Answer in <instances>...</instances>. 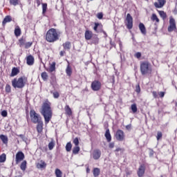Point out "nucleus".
Here are the masks:
<instances>
[{
	"mask_svg": "<svg viewBox=\"0 0 177 177\" xmlns=\"http://www.w3.org/2000/svg\"><path fill=\"white\" fill-rule=\"evenodd\" d=\"M40 113L44 118L45 124H49V121L52 120L53 114L50 104L49 102H44L41 106Z\"/></svg>",
	"mask_w": 177,
	"mask_h": 177,
	"instance_id": "nucleus-1",
	"label": "nucleus"
},
{
	"mask_svg": "<svg viewBox=\"0 0 177 177\" xmlns=\"http://www.w3.org/2000/svg\"><path fill=\"white\" fill-rule=\"evenodd\" d=\"M59 38L60 31H57L55 28H50L46 33V41L47 42H56V41H59Z\"/></svg>",
	"mask_w": 177,
	"mask_h": 177,
	"instance_id": "nucleus-2",
	"label": "nucleus"
},
{
	"mask_svg": "<svg viewBox=\"0 0 177 177\" xmlns=\"http://www.w3.org/2000/svg\"><path fill=\"white\" fill-rule=\"evenodd\" d=\"M27 83V78L21 77L19 78H15L12 80V86L15 89H22L26 86V84Z\"/></svg>",
	"mask_w": 177,
	"mask_h": 177,
	"instance_id": "nucleus-3",
	"label": "nucleus"
},
{
	"mask_svg": "<svg viewBox=\"0 0 177 177\" xmlns=\"http://www.w3.org/2000/svg\"><path fill=\"white\" fill-rule=\"evenodd\" d=\"M140 71L142 75H147L149 73H151V68L149 62L145 61L140 63Z\"/></svg>",
	"mask_w": 177,
	"mask_h": 177,
	"instance_id": "nucleus-4",
	"label": "nucleus"
},
{
	"mask_svg": "<svg viewBox=\"0 0 177 177\" xmlns=\"http://www.w3.org/2000/svg\"><path fill=\"white\" fill-rule=\"evenodd\" d=\"M30 115L31 121L32 122H34V124H37L42 121V118H41V115L37 113L35 111H30Z\"/></svg>",
	"mask_w": 177,
	"mask_h": 177,
	"instance_id": "nucleus-5",
	"label": "nucleus"
},
{
	"mask_svg": "<svg viewBox=\"0 0 177 177\" xmlns=\"http://www.w3.org/2000/svg\"><path fill=\"white\" fill-rule=\"evenodd\" d=\"M175 30H176V22L175 21V19L170 17L169 26L167 28V30L169 32H172V31H175Z\"/></svg>",
	"mask_w": 177,
	"mask_h": 177,
	"instance_id": "nucleus-6",
	"label": "nucleus"
},
{
	"mask_svg": "<svg viewBox=\"0 0 177 177\" xmlns=\"http://www.w3.org/2000/svg\"><path fill=\"white\" fill-rule=\"evenodd\" d=\"M115 136V139L119 142H123V140H125V133H124V131L121 129H118L116 131Z\"/></svg>",
	"mask_w": 177,
	"mask_h": 177,
	"instance_id": "nucleus-7",
	"label": "nucleus"
},
{
	"mask_svg": "<svg viewBox=\"0 0 177 177\" xmlns=\"http://www.w3.org/2000/svg\"><path fill=\"white\" fill-rule=\"evenodd\" d=\"M24 158H26V156H24L23 151H18L15 156L16 164L17 165L19 162H21V161H24Z\"/></svg>",
	"mask_w": 177,
	"mask_h": 177,
	"instance_id": "nucleus-8",
	"label": "nucleus"
},
{
	"mask_svg": "<svg viewBox=\"0 0 177 177\" xmlns=\"http://www.w3.org/2000/svg\"><path fill=\"white\" fill-rule=\"evenodd\" d=\"M102 83L97 80H95L91 83V89L94 91H100Z\"/></svg>",
	"mask_w": 177,
	"mask_h": 177,
	"instance_id": "nucleus-9",
	"label": "nucleus"
},
{
	"mask_svg": "<svg viewBox=\"0 0 177 177\" xmlns=\"http://www.w3.org/2000/svg\"><path fill=\"white\" fill-rule=\"evenodd\" d=\"M126 20L127 21V27L129 30L132 29V27H133V18H132V16H131V14H127Z\"/></svg>",
	"mask_w": 177,
	"mask_h": 177,
	"instance_id": "nucleus-10",
	"label": "nucleus"
},
{
	"mask_svg": "<svg viewBox=\"0 0 177 177\" xmlns=\"http://www.w3.org/2000/svg\"><path fill=\"white\" fill-rule=\"evenodd\" d=\"M101 156L102 151H100V149H95L91 153V157H93L94 160H99Z\"/></svg>",
	"mask_w": 177,
	"mask_h": 177,
	"instance_id": "nucleus-11",
	"label": "nucleus"
},
{
	"mask_svg": "<svg viewBox=\"0 0 177 177\" xmlns=\"http://www.w3.org/2000/svg\"><path fill=\"white\" fill-rule=\"evenodd\" d=\"M84 37L86 41H89L91 38L93 37V32L89 30H86L84 33Z\"/></svg>",
	"mask_w": 177,
	"mask_h": 177,
	"instance_id": "nucleus-12",
	"label": "nucleus"
},
{
	"mask_svg": "<svg viewBox=\"0 0 177 177\" xmlns=\"http://www.w3.org/2000/svg\"><path fill=\"white\" fill-rule=\"evenodd\" d=\"M36 167L38 169H45V168H46V162L41 160L40 162L37 164Z\"/></svg>",
	"mask_w": 177,
	"mask_h": 177,
	"instance_id": "nucleus-13",
	"label": "nucleus"
},
{
	"mask_svg": "<svg viewBox=\"0 0 177 177\" xmlns=\"http://www.w3.org/2000/svg\"><path fill=\"white\" fill-rule=\"evenodd\" d=\"M34 57L32 55H28L26 57V64L28 66H32L34 64Z\"/></svg>",
	"mask_w": 177,
	"mask_h": 177,
	"instance_id": "nucleus-14",
	"label": "nucleus"
},
{
	"mask_svg": "<svg viewBox=\"0 0 177 177\" xmlns=\"http://www.w3.org/2000/svg\"><path fill=\"white\" fill-rule=\"evenodd\" d=\"M145 165H141L138 171V176L139 177L143 176V175H145Z\"/></svg>",
	"mask_w": 177,
	"mask_h": 177,
	"instance_id": "nucleus-15",
	"label": "nucleus"
},
{
	"mask_svg": "<svg viewBox=\"0 0 177 177\" xmlns=\"http://www.w3.org/2000/svg\"><path fill=\"white\" fill-rule=\"evenodd\" d=\"M158 2L154 3L155 8H161L165 5V0H158Z\"/></svg>",
	"mask_w": 177,
	"mask_h": 177,
	"instance_id": "nucleus-16",
	"label": "nucleus"
},
{
	"mask_svg": "<svg viewBox=\"0 0 177 177\" xmlns=\"http://www.w3.org/2000/svg\"><path fill=\"white\" fill-rule=\"evenodd\" d=\"M138 27L142 35H146L147 31H146V27L145 26V24H143V23H140Z\"/></svg>",
	"mask_w": 177,
	"mask_h": 177,
	"instance_id": "nucleus-17",
	"label": "nucleus"
},
{
	"mask_svg": "<svg viewBox=\"0 0 177 177\" xmlns=\"http://www.w3.org/2000/svg\"><path fill=\"white\" fill-rule=\"evenodd\" d=\"M44 122H42V120L41 122H37V131L39 133H41V132H42Z\"/></svg>",
	"mask_w": 177,
	"mask_h": 177,
	"instance_id": "nucleus-18",
	"label": "nucleus"
},
{
	"mask_svg": "<svg viewBox=\"0 0 177 177\" xmlns=\"http://www.w3.org/2000/svg\"><path fill=\"white\" fill-rule=\"evenodd\" d=\"M20 73V71L18 68L14 67L12 69V72L10 74V77H15V75H17Z\"/></svg>",
	"mask_w": 177,
	"mask_h": 177,
	"instance_id": "nucleus-19",
	"label": "nucleus"
},
{
	"mask_svg": "<svg viewBox=\"0 0 177 177\" xmlns=\"http://www.w3.org/2000/svg\"><path fill=\"white\" fill-rule=\"evenodd\" d=\"M104 136L107 142H111V134H110V130L109 129H106Z\"/></svg>",
	"mask_w": 177,
	"mask_h": 177,
	"instance_id": "nucleus-20",
	"label": "nucleus"
},
{
	"mask_svg": "<svg viewBox=\"0 0 177 177\" xmlns=\"http://www.w3.org/2000/svg\"><path fill=\"white\" fill-rule=\"evenodd\" d=\"M10 21H12V17L8 15L3 19L2 24L3 26H5L6 23H10Z\"/></svg>",
	"mask_w": 177,
	"mask_h": 177,
	"instance_id": "nucleus-21",
	"label": "nucleus"
},
{
	"mask_svg": "<svg viewBox=\"0 0 177 177\" xmlns=\"http://www.w3.org/2000/svg\"><path fill=\"white\" fill-rule=\"evenodd\" d=\"M66 73L68 77H71V74H73V69H71V66H70V64H68L66 69Z\"/></svg>",
	"mask_w": 177,
	"mask_h": 177,
	"instance_id": "nucleus-22",
	"label": "nucleus"
},
{
	"mask_svg": "<svg viewBox=\"0 0 177 177\" xmlns=\"http://www.w3.org/2000/svg\"><path fill=\"white\" fill-rule=\"evenodd\" d=\"M56 70V63L53 62L52 64L50 66L49 68L47 70L49 73H53Z\"/></svg>",
	"mask_w": 177,
	"mask_h": 177,
	"instance_id": "nucleus-23",
	"label": "nucleus"
},
{
	"mask_svg": "<svg viewBox=\"0 0 177 177\" xmlns=\"http://www.w3.org/2000/svg\"><path fill=\"white\" fill-rule=\"evenodd\" d=\"M0 139H1V140H2L3 143H4V145H8V136H6L3 134H1V135H0Z\"/></svg>",
	"mask_w": 177,
	"mask_h": 177,
	"instance_id": "nucleus-24",
	"label": "nucleus"
},
{
	"mask_svg": "<svg viewBox=\"0 0 177 177\" xmlns=\"http://www.w3.org/2000/svg\"><path fill=\"white\" fill-rule=\"evenodd\" d=\"M15 37H20V35H21V30L20 29V27L17 26L15 28Z\"/></svg>",
	"mask_w": 177,
	"mask_h": 177,
	"instance_id": "nucleus-25",
	"label": "nucleus"
},
{
	"mask_svg": "<svg viewBox=\"0 0 177 177\" xmlns=\"http://www.w3.org/2000/svg\"><path fill=\"white\" fill-rule=\"evenodd\" d=\"M63 46L65 50H69L71 48V43L70 41H66L63 44Z\"/></svg>",
	"mask_w": 177,
	"mask_h": 177,
	"instance_id": "nucleus-26",
	"label": "nucleus"
},
{
	"mask_svg": "<svg viewBox=\"0 0 177 177\" xmlns=\"http://www.w3.org/2000/svg\"><path fill=\"white\" fill-rule=\"evenodd\" d=\"M20 168H21V171H26V169H27V161L26 160L22 161V162L21 163V165H20Z\"/></svg>",
	"mask_w": 177,
	"mask_h": 177,
	"instance_id": "nucleus-27",
	"label": "nucleus"
},
{
	"mask_svg": "<svg viewBox=\"0 0 177 177\" xmlns=\"http://www.w3.org/2000/svg\"><path fill=\"white\" fill-rule=\"evenodd\" d=\"M65 111H66V114H67V115H71V114H73L71 108H70V106H68V105H66Z\"/></svg>",
	"mask_w": 177,
	"mask_h": 177,
	"instance_id": "nucleus-28",
	"label": "nucleus"
},
{
	"mask_svg": "<svg viewBox=\"0 0 177 177\" xmlns=\"http://www.w3.org/2000/svg\"><path fill=\"white\" fill-rule=\"evenodd\" d=\"M65 149L68 152L71 151V149H73V145H71V142H67Z\"/></svg>",
	"mask_w": 177,
	"mask_h": 177,
	"instance_id": "nucleus-29",
	"label": "nucleus"
},
{
	"mask_svg": "<svg viewBox=\"0 0 177 177\" xmlns=\"http://www.w3.org/2000/svg\"><path fill=\"white\" fill-rule=\"evenodd\" d=\"M91 42L95 45H97V44H99V38L97 37V36L93 37L91 38Z\"/></svg>",
	"mask_w": 177,
	"mask_h": 177,
	"instance_id": "nucleus-30",
	"label": "nucleus"
},
{
	"mask_svg": "<svg viewBox=\"0 0 177 177\" xmlns=\"http://www.w3.org/2000/svg\"><path fill=\"white\" fill-rule=\"evenodd\" d=\"M100 174V169L99 168H94L93 169V175L95 177L99 176Z\"/></svg>",
	"mask_w": 177,
	"mask_h": 177,
	"instance_id": "nucleus-31",
	"label": "nucleus"
},
{
	"mask_svg": "<svg viewBox=\"0 0 177 177\" xmlns=\"http://www.w3.org/2000/svg\"><path fill=\"white\" fill-rule=\"evenodd\" d=\"M151 19L152 20V21H156V23L160 22V19H158V17H157V15L156 14H152Z\"/></svg>",
	"mask_w": 177,
	"mask_h": 177,
	"instance_id": "nucleus-32",
	"label": "nucleus"
},
{
	"mask_svg": "<svg viewBox=\"0 0 177 177\" xmlns=\"http://www.w3.org/2000/svg\"><path fill=\"white\" fill-rule=\"evenodd\" d=\"M131 109L132 111V113H133V114H135V113H136L138 111V106H136V104H131Z\"/></svg>",
	"mask_w": 177,
	"mask_h": 177,
	"instance_id": "nucleus-33",
	"label": "nucleus"
},
{
	"mask_svg": "<svg viewBox=\"0 0 177 177\" xmlns=\"http://www.w3.org/2000/svg\"><path fill=\"white\" fill-rule=\"evenodd\" d=\"M158 13H159L160 17H162V19H163V20H165V19H167V13H165V12L158 11Z\"/></svg>",
	"mask_w": 177,
	"mask_h": 177,
	"instance_id": "nucleus-34",
	"label": "nucleus"
},
{
	"mask_svg": "<svg viewBox=\"0 0 177 177\" xmlns=\"http://www.w3.org/2000/svg\"><path fill=\"white\" fill-rule=\"evenodd\" d=\"M80 147L76 146L75 147H73V154H78V153H80Z\"/></svg>",
	"mask_w": 177,
	"mask_h": 177,
	"instance_id": "nucleus-35",
	"label": "nucleus"
},
{
	"mask_svg": "<svg viewBox=\"0 0 177 177\" xmlns=\"http://www.w3.org/2000/svg\"><path fill=\"white\" fill-rule=\"evenodd\" d=\"M6 161V154L3 153L0 156V162H5Z\"/></svg>",
	"mask_w": 177,
	"mask_h": 177,
	"instance_id": "nucleus-36",
	"label": "nucleus"
},
{
	"mask_svg": "<svg viewBox=\"0 0 177 177\" xmlns=\"http://www.w3.org/2000/svg\"><path fill=\"white\" fill-rule=\"evenodd\" d=\"M17 136H19V138H21L23 142H25V143H27V141L28 140V139L27 138V137L24 136V135L19 134V135H17Z\"/></svg>",
	"mask_w": 177,
	"mask_h": 177,
	"instance_id": "nucleus-37",
	"label": "nucleus"
},
{
	"mask_svg": "<svg viewBox=\"0 0 177 177\" xmlns=\"http://www.w3.org/2000/svg\"><path fill=\"white\" fill-rule=\"evenodd\" d=\"M10 3L13 6H17L19 5V0H10Z\"/></svg>",
	"mask_w": 177,
	"mask_h": 177,
	"instance_id": "nucleus-38",
	"label": "nucleus"
},
{
	"mask_svg": "<svg viewBox=\"0 0 177 177\" xmlns=\"http://www.w3.org/2000/svg\"><path fill=\"white\" fill-rule=\"evenodd\" d=\"M63 173H62V171L59 169H55V175L56 177H62Z\"/></svg>",
	"mask_w": 177,
	"mask_h": 177,
	"instance_id": "nucleus-39",
	"label": "nucleus"
},
{
	"mask_svg": "<svg viewBox=\"0 0 177 177\" xmlns=\"http://www.w3.org/2000/svg\"><path fill=\"white\" fill-rule=\"evenodd\" d=\"M41 78L44 81H46L48 80V73L46 72L41 73Z\"/></svg>",
	"mask_w": 177,
	"mask_h": 177,
	"instance_id": "nucleus-40",
	"label": "nucleus"
},
{
	"mask_svg": "<svg viewBox=\"0 0 177 177\" xmlns=\"http://www.w3.org/2000/svg\"><path fill=\"white\" fill-rule=\"evenodd\" d=\"M51 93H53V96L55 99H59V97L60 96V95L59 94V92L57 91H55V92H52Z\"/></svg>",
	"mask_w": 177,
	"mask_h": 177,
	"instance_id": "nucleus-41",
	"label": "nucleus"
},
{
	"mask_svg": "<svg viewBox=\"0 0 177 177\" xmlns=\"http://www.w3.org/2000/svg\"><path fill=\"white\" fill-rule=\"evenodd\" d=\"M11 91H12V88L10 87V85L6 84V92H7V93H10Z\"/></svg>",
	"mask_w": 177,
	"mask_h": 177,
	"instance_id": "nucleus-42",
	"label": "nucleus"
},
{
	"mask_svg": "<svg viewBox=\"0 0 177 177\" xmlns=\"http://www.w3.org/2000/svg\"><path fill=\"white\" fill-rule=\"evenodd\" d=\"M100 26V24L95 23V26L93 27V30L94 31H95V32H99V31L97 30V28H99Z\"/></svg>",
	"mask_w": 177,
	"mask_h": 177,
	"instance_id": "nucleus-43",
	"label": "nucleus"
},
{
	"mask_svg": "<svg viewBox=\"0 0 177 177\" xmlns=\"http://www.w3.org/2000/svg\"><path fill=\"white\" fill-rule=\"evenodd\" d=\"M53 147H55V142H50L48 144V149L49 150H53Z\"/></svg>",
	"mask_w": 177,
	"mask_h": 177,
	"instance_id": "nucleus-44",
	"label": "nucleus"
},
{
	"mask_svg": "<svg viewBox=\"0 0 177 177\" xmlns=\"http://www.w3.org/2000/svg\"><path fill=\"white\" fill-rule=\"evenodd\" d=\"M162 138V133H161V131H158L157 136H156L157 140H160Z\"/></svg>",
	"mask_w": 177,
	"mask_h": 177,
	"instance_id": "nucleus-45",
	"label": "nucleus"
},
{
	"mask_svg": "<svg viewBox=\"0 0 177 177\" xmlns=\"http://www.w3.org/2000/svg\"><path fill=\"white\" fill-rule=\"evenodd\" d=\"M47 8H48V4H46V3H43L42 4L43 13H46V12Z\"/></svg>",
	"mask_w": 177,
	"mask_h": 177,
	"instance_id": "nucleus-46",
	"label": "nucleus"
},
{
	"mask_svg": "<svg viewBox=\"0 0 177 177\" xmlns=\"http://www.w3.org/2000/svg\"><path fill=\"white\" fill-rule=\"evenodd\" d=\"M32 45V42H30V41H28V42H26V44H25V48H26V49H28V48H31V46Z\"/></svg>",
	"mask_w": 177,
	"mask_h": 177,
	"instance_id": "nucleus-47",
	"label": "nucleus"
},
{
	"mask_svg": "<svg viewBox=\"0 0 177 177\" xmlns=\"http://www.w3.org/2000/svg\"><path fill=\"white\" fill-rule=\"evenodd\" d=\"M73 143L75 146H78V145H80V140H78V138H75L73 140Z\"/></svg>",
	"mask_w": 177,
	"mask_h": 177,
	"instance_id": "nucleus-48",
	"label": "nucleus"
},
{
	"mask_svg": "<svg viewBox=\"0 0 177 177\" xmlns=\"http://www.w3.org/2000/svg\"><path fill=\"white\" fill-rule=\"evenodd\" d=\"M97 19H99L100 20H102V19H103V12H99L97 14Z\"/></svg>",
	"mask_w": 177,
	"mask_h": 177,
	"instance_id": "nucleus-49",
	"label": "nucleus"
},
{
	"mask_svg": "<svg viewBox=\"0 0 177 177\" xmlns=\"http://www.w3.org/2000/svg\"><path fill=\"white\" fill-rule=\"evenodd\" d=\"M136 92L137 93H140V86L139 84H138L136 86Z\"/></svg>",
	"mask_w": 177,
	"mask_h": 177,
	"instance_id": "nucleus-50",
	"label": "nucleus"
},
{
	"mask_svg": "<svg viewBox=\"0 0 177 177\" xmlns=\"http://www.w3.org/2000/svg\"><path fill=\"white\" fill-rule=\"evenodd\" d=\"M1 115H2V117H8V111H1Z\"/></svg>",
	"mask_w": 177,
	"mask_h": 177,
	"instance_id": "nucleus-51",
	"label": "nucleus"
},
{
	"mask_svg": "<svg viewBox=\"0 0 177 177\" xmlns=\"http://www.w3.org/2000/svg\"><path fill=\"white\" fill-rule=\"evenodd\" d=\"M135 56L137 59H140V57H142V53L138 52L136 53Z\"/></svg>",
	"mask_w": 177,
	"mask_h": 177,
	"instance_id": "nucleus-52",
	"label": "nucleus"
},
{
	"mask_svg": "<svg viewBox=\"0 0 177 177\" xmlns=\"http://www.w3.org/2000/svg\"><path fill=\"white\" fill-rule=\"evenodd\" d=\"M19 43H20V46H23V45H26V41H24V39H20L19 40Z\"/></svg>",
	"mask_w": 177,
	"mask_h": 177,
	"instance_id": "nucleus-53",
	"label": "nucleus"
},
{
	"mask_svg": "<svg viewBox=\"0 0 177 177\" xmlns=\"http://www.w3.org/2000/svg\"><path fill=\"white\" fill-rule=\"evenodd\" d=\"M158 95H159L160 97H164L165 93L160 91L158 93Z\"/></svg>",
	"mask_w": 177,
	"mask_h": 177,
	"instance_id": "nucleus-54",
	"label": "nucleus"
},
{
	"mask_svg": "<svg viewBox=\"0 0 177 177\" xmlns=\"http://www.w3.org/2000/svg\"><path fill=\"white\" fill-rule=\"evenodd\" d=\"M114 146H115L114 142L109 143V149H114Z\"/></svg>",
	"mask_w": 177,
	"mask_h": 177,
	"instance_id": "nucleus-55",
	"label": "nucleus"
},
{
	"mask_svg": "<svg viewBox=\"0 0 177 177\" xmlns=\"http://www.w3.org/2000/svg\"><path fill=\"white\" fill-rule=\"evenodd\" d=\"M152 95H153V97H155V99L158 97V95L157 94V93L156 91H153Z\"/></svg>",
	"mask_w": 177,
	"mask_h": 177,
	"instance_id": "nucleus-56",
	"label": "nucleus"
},
{
	"mask_svg": "<svg viewBox=\"0 0 177 177\" xmlns=\"http://www.w3.org/2000/svg\"><path fill=\"white\" fill-rule=\"evenodd\" d=\"M131 128H132L131 124H128L126 126V129H127V131H131Z\"/></svg>",
	"mask_w": 177,
	"mask_h": 177,
	"instance_id": "nucleus-57",
	"label": "nucleus"
},
{
	"mask_svg": "<svg viewBox=\"0 0 177 177\" xmlns=\"http://www.w3.org/2000/svg\"><path fill=\"white\" fill-rule=\"evenodd\" d=\"M153 154H154V151L153 150H151L150 152H149L150 157H153Z\"/></svg>",
	"mask_w": 177,
	"mask_h": 177,
	"instance_id": "nucleus-58",
	"label": "nucleus"
},
{
	"mask_svg": "<svg viewBox=\"0 0 177 177\" xmlns=\"http://www.w3.org/2000/svg\"><path fill=\"white\" fill-rule=\"evenodd\" d=\"M64 53H66V51H60L59 55L60 56H64Z\"/></svg>",
	"mask_w": 177,
	"mask_h": 177,
	"instance_id": "nucleus-59",
	"label": "nucleus"
},
{
	"mask_svg": "<svg viewBox=\"0 0 177 177\" xmlns=\"http://www.w3.org/2000/svg\"><path fill=\"white\" fill-rule=\"evenodd\" d=\"M115 151H121V148H118L115 150Z\"/></svg>",
	"mask_w": 177,
	"mask_h": 177,
	"instance_id": "nucleus-60",
	"label": "nucleus"
},
{
	"mask_svg": "<svg viewBox=\"0 0 177 177\" xmlns=\"http://www.w3.org/2000/svg\"><path fill=\"white\" fill-rule=\"evenodd\" d=\"M15 177H23V175L22 174H19L18 176H15Z\"/></svg>",
	"mask_w": 177,
	"mask_h": 177,
	"instance_id": "nucleus-61",
	"label": "nucleus"
},
{
	"mask_svg": "<svg viewBox=\"0 0 177 177\" xmlns=\"http://www.w3.org/2000/svg\"><path fill=\"white\" fill-rule=\"evenodd\" d=\"M174 15H177V10H176V9H175V10H174Z\"/></svg>",
	"mask_w": 177,
	"mask_h": 177,
	"instance_id": "nucleus-62",
	"label": "nucleus"
},
{
	"mask_svg": "<svg viewBox=\"0 0 177 177\" xmlns=\"http://www.w3.org/2000/svg\"><path fill=\"white\" fill-rule=\"evenodd\" d=\"M103 34L105 35V37H107V33H106L105 31H103Z\"/></svg>",
	"mask_w": 177,
	"mask_h": 177,
	"instance_id": "nucleus-63",
	"label": "nucleus"
},
{
	"mask_svg": "<svg viewBox=\"0 0 177 177\" xmlns=\"http://www.w3.org/2000/svg\"><path fill=\"white\" fill-rule=\"evenodd\" d=\"M176 106H177V102H176Z\"/></svg>",
	"mask_w": 177,
	"mask_h": 177,
	"instance_id": "nucleus-64",
	"label": "nucleus"
}]
</instances>
